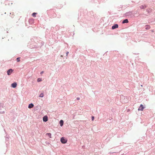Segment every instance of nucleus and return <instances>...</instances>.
Segmentation results:
<instances>
[{
  "label": "nucleus",
  "mask_w": 155,
  "mask_h": 155,
  "mask_svg": "<svg viewBox=\"0 0 155 155\" xmlns=\"http://www.w3.org/2000/svg\"><path fill=\"white\" fill-rule=\"evenodd\" d=\"M60 125L61 127H62L63 124V121L62 120H61L60 121Z\"/></svg>",
  "instance_id": "nucleus-9"
},
{
  "label": "nucleus",
  "mask_w": 155,
  "mask_h": 155,
  "mask_svg": "<svg viewBox=\"0 0 155 155\" xmlns=\"http://www.w3.org/2000/svg\"><path fill=\"white\" fill-rule=\"evenodd\" d=\"M1 109H0V112L1 113H4V111H1Z\"/></svg>",
  "instance_id": "nucleus-17"
},
{
  "label": "nucleus",
  "mask_w": 155,
  "mask_h": 155,
  "mask_svg": "<svg viewBox=\"0 0 155 155\" xmlns=\"http://www.w3.org/2000/svg\"><path fill=\"white\" fill-rule=\"evenodd\" d=\"M146 7V6L145 5H142L140 6V8L141 9H144Z\"/></svg>",
  "instance_id": "nucleus-11"
},
{
  "label": "nucleus",
  "mask_w": 155,
  "mask_h": 155,
  "mask_svg": "<svg viewBox=\"0 0 155 155\" xmlns=\"http://www.w3.org/2000/svg\"><path fill=\"white\" fill-rule=\"evenodd\" d=\"M42 81V79L41 78H38L37 79V81L39 82Z\"/></svg>",
  "instance_id": "nucleus-15"
},
{
  "label": "nucleus",
  "mask_w": 155,
  "mask_h": 155,
  "mask_svg": "<svg viewBox=\"0 0 155 155\" xmlns=\"http://www.w3.org/2000/svg\"><path fill=\"white\" fill-rule=\"evenodd\" d=\"M77 99L78 100H79L80 98H77Z\"/></svg>",
  "instance_id": "nucleus-21"
},
{
  "label": "nucleus",
  "mask_w": 155,
  "mask_h": 155,
  "mask_svg": "<svg viewBox=\"0 0 155 155\" xmlns=\"http://www.w3.org/2000/svg\"><path fill=\"white\" fill-rule=\"evenodd\" d=\"M46 135H48L50 138H51V134L50 133H48L46 134Z\"/></svg>",
  "instance_id": "nucleus-12"
},
{
  "label": "nucleus",
  "mask_w": 155,
  "mask_h": 155,
  "mask_svg": "<svg viewBox=\"0 0 155 155\" xmlns=\"http://www.w3.org/2000/svg\"><path fill=\"white\" fill-rule=\"evenodd\" d=\"M150 26L148 25H147L145 26V28L146 29H150Z\"/></svg>",
  "instance_id": "nucleus-10"
},
{
  "label": "nucleus",
  "mask_w": 155,
  "mask_h": 155,
  "mask_svg": "<svg viewBox=\"0 0 155 155\" xmlns=\"http://www.w3.org/2000/svg\"><path fill=\"white\" fill-rule=\"evenodd\" d=\"M17 84L16 83H14L11 84V86L13 88H15L17 86Z\"/></svg>",
  "instance_id": "nucleus-6"
},
{
  "label": "nucleus",
  "mask_w": 155,
  "mask_h": 155,
  "mask_svg": "<svg viewBox=\"0 0 155 155\" xmlns=\"http://www.w3.org/2000/svg\"><path fill=\"white\" fill-rule=\"evenodd\" d=\"M44 73V71H41V74H43Z\"/></svg>",
  "instance_id": "nucleus-20"
},
{
  "label": "nucleus",
  "mask_w": 155,
  "mask_h": 155,
  "mask_svg": "<svg viewBox=\"0 0 155 155\" xmlns=\"http://www.w3.org/2000/svg\"><path fill=\"white\" fill-rule=\"evenodd\" d=\"M144 108V107H143V106L142 104H141L139 107V108L138 109V110H141L143 111Z\"/></svg>",
  "instance_id": "nucleus-2"
},
{
  "label": "nucleus",
  "mask_w": 155,
  "mask_h": 155,
  "mask_svg": "<svg viewBox=\"0 0 155 155\" xmlns=\"http://www.w3.org/2000/svg\"><path fill=\"white\" fill-rule=\"evenodd\" d=\"M94 120V117L93 116L92 117V120Z\"/></svg>",
  "instance_id": "nucleus-18"
},
{
  "label": "nucleus",
  "mask_w": 155,
  "mask_h": 155,
  "mask_svg": "<svg viewBox=\"0 0 155 155\" xmlns=\"http://www.w3.org/2000/svg\"><path fill=\"white\" fill-rule=\"evenodd\" d=\"M20 58H17V62H19L20 61Z\"/></svg>",
  "instance_id": "nucleus-16"
},
{
  "label": "nucleus",
  "mask_w": 155,
  "mask_h": 155,
  "mask_svg": "<svg viewBox=\"0 0 155 155\" xmlns=\"http://www.w3.org/2000/svg\"><path fill=\"white\" fill-rule=\"evenodd\" d=\"M34 107V105L33 104H30L28 106V107L29 108H31L33 107Z\"/></svg>",
  "instance_id": "nucleus-7"
},
{
  "label": "nucleus",
  "mask_w": 155,
  "mask_h": 155,
  "mask_svg": "<svg viewBox=\"0 0 155 155\" xmlns=\"http://www.w3.org/2000/svg\"><path fill=\"white\" fill-rule=\"evenodd\" d=\"M43 120L44 121L46 122L48 120V117L47 116H45L43 117Z\"/></svg>",
  "instance_id": "nucleus-4"
},
{
  "label": "nucleus",
  "mask_w": 155,
  "mask_h": 155,
  "mask_svg": "<svg viewBox=\"0 0 155 155\" xmlns=\"http://www.w3.org/2000/svg\"><path fill=\"white\" fill-rule=\"evenodd\" d=\"M128 22V21L127 19H125L122 22V23L123 24L125 23H127Z\"/></svg>",
  "instance_id": "nucleus-8"
},
{
  "label": "nucleus",
  "mask_w": 155,
  "mask_h": 155,
  "mask_svg": "<svg viewBox=\"0 0 155 155\" xmlns=\"http://www.w3.org/2000/svg\"><path fill=\"white\" fill-rule=\"evenodd\" d=\"M37 14V13H35V12H34L32 14V16L33 17H36V15Z\"/></svg>",
  "instance_id": "nucleus-13"
},
{
  "label": "nucleus",
  "mask_w": 155,
  "mask_h": 155,
  "mask_svg": "<svg viewBox=\"0 0 155 155\" xmlns=\"http://www.w3.org/2000/svg\"><path fill=\"white\" fill-rule=\"evenodd\" d=\"M61 141L63 143H65L67 142V140L64 137H62L61 139Z\"/></svg>",
  "instance_id": "nucleus-1"
},
{
  "label": "nucleus",
  "mask_w": 155,
  "mask_h": 155,
  "mask_svg": "<svg viewBox=\"0 0 155 155\" xmlns=\"http://www.w3.org/2000/svg\"><path fill=\"white\" fill-rule=\"evenodd\" d=\"M44 96V94L43 93H41L40 94L39 96V97H43Z\"/></svg>",
  "instance_id": "nucleus-14"
},
{
  "label": "nucleus",
  "mask_w": 155,
  "mask_h": 155,
  "mask_svg": "<svg viewBox=\"0 0 155 155\" xmlns=\"http://www.w3.org/2000/svg\"><path fill=\"white\" fill-rule=\"evenodd\" d=\"M118 27V26L117 24H115V25L112 26V28L113 29H115L116 28H117Z\"/></svg>",
  "instance_id": "nucleus-5"
},
{
  "label": "nucleus",
  "mask_w": 155,
  "mask_h": 155,
  "mask_svg": "<svg viewBox=\"0 0 155 155\" xmlns=\"http://www.w3.org/2000/svg\"><path fill=\"white\" fill-rule=\"evenodd\" d=\"M69 53V52H68V51H67L66 52V55L67 56L68 54Z\"/></svg>",
  "instance_id": "nucleus-19"
},
{
  "label": "nucleus",
  "mask_w": 155,
  "mask_h": 155,
  "mask_svg": "<svg viewBox=\"0 0 155 155\" xmlns=\"http://www.w3.org/2000/svg\"><path fill=\"white\" fill-rule=\"evenodd\" d=\"M13 71V70L12 69H9L7 71V74L8 75H10L11 74Z\"/></svg>",
  "instance_id": "nucleus-3"
}]
</instances>
